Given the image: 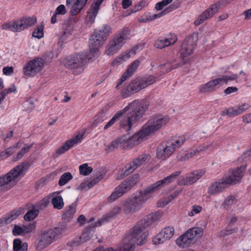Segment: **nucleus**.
<instances>
[{"label":"nucleus","instance_id":"412c9836","mask_svg":"<svg viewBox=\"0 0 251 251\" xmlns=\"http://www.w3.org/2000/svg\"><path fill=\"white\" fill-rule=\"evenodd\" d=\"M148 136L149 135L145 134V130L142 127V129L137 133L134 134L130 137L126 138L127 149H131L134 145L141 143L143 139Z\"/></svg>","mask_w":251,"mask_h":251},{"label":"nucleus","instance_id":"39448f33","mask_svg":"<svg viewBox=\"0 0 251 251\" xmlns=\"http://www.w3.org/2000/svg\"><path fill=\"white\" fill-rule=\"evenodd\" d=\"M95 53L89 51H84L69 56L65 61L64 65L73 70V74L78 75L84 71L85 65L94 56Z\"/></svg>","mask_w":251,"mask_h":251},{"label":"nucleus","instance_id":"c85d7f7f","mask_svg":"<svg viewBox=\"0 0 251 251\" xmlns=\"http://www.w3.org/2000/svg\"><path fill=\"white\" fill-rule=\"evenodd\" d=\"M121 211L122 209L120 207H114L108 213L103 215L100 219L98 220L99 225H101L105 223L108 222L114 217L120 214Z\"/></svg>","mask_w":251,"mask_h":251},{"label":"nucleus","instance_id":"6e6552de","mask_svg":"<svg viewBox=\"0 0 251 251\" xmlns=\"http://www.w3.org/2000/svg\"><path fill=\"white\" fill-rule=\"evenodd\" d=\"M111 33V27L108 25H103L99 30H95L89 41L91 52L95 54L98 53L99 48L103 44Z\"/></svg>","mask_w":251,"mask_h":251},{"label":"nucleus","instance_id":"79ce46f5","mask_svg":"<svg viewBox=\"0 0 251 251\" xmlns=\"http://www.w3.org/2000/svg\"><path fill=\"white\" fill-rule=\"evenodd\" d=\"M79 173L83 176H87L93 171L91 167H89L87 163L81 165L79 167Z\"/></svg>","mask_w":251,"mask_h":251},{"label":"nucleus","instance_id":"ea45409f","mask_svg":"<svg viewBox=\"0 0 251 251\" xmlns=\"http://www.w3.org/2000/svg\"><path fill=\"white\" fill-rule=\"evenodd\" d=\"M51 202L54 208L61 209L64 206L63 199L61 196H58L52 198Z\"/></svg>","mask_w":251,"mask_h":251},{"label":"nucleus","instance_id":"6ab92c4d","mask_svg":"<svg viewBox=\"0 0 251 251\" xmlns=\"http://www.w3.org/2000/svg\"><path fill=\"white\" fill-rule=\"evenodd\" d=\"M177 40V36L175 34H171L168 37H159L155 40L154 45L157 49H162L174 44Z\"/></svg>","mask_w":251,"mask_h":251},{"label":"nucleus","instance_id":"7ed1b4c3","mask_svg":"<svg viewBox=\"0 0 251 251\" xmlns=\"http://www.w3.org/2000/svg\"><path fill=\"white\" fill-rule=\"evenodd\" d=\"M149 104L145 100H135L121 111H123L120 126L126 131L130 130L132 126L142 117L147 110Z\"/></svg>","mask_w":251,"mask_h":251},{"label":"nucleus","instance_id":"052dcab7","mask_svg":"<svg viewBox=\"0 0 251 251\" xmlns=\"http://www.w3.org/2000/svg\"><path fill=\"white\" fill-rule=\"evenodd\" d=\"M187 154L186 151L181 150L177 155L176 158L178 161H183L188 159L189 158H185Z\"/></svg>","mask_w":251,"mask_h":251},{"label":"nucleus","instance_id":"c756f323","mask_svg":"<svg viewBox=\"0 0 251 251\" xmlns=\"http://www.w3.org/2000/svg\"><path fill=\"white\" fill-rule=\"evenodd\" d=\"M98 226L99 225L98 224V221L97 223H92L88 226L85 227L82 234L80 236L81 241H82L83 243H84L91 239L94 232L95 227Z\"/></svg>","mask_w":251,"mask_h":251},{"label":"nucleus","instance_id":"4c0bfd02","mask_svg":"<svg viewBox=\"0 0 251 251\" xmlns=\"http://www.w3.org/2000/svg\"><path fill=\"white\" fill-rule=\"evenodd\" d=\"M124 194V193L121 189L120 187L117 186L110 196L108 197V201L110 202L113 201L122 196Z\"/></svg>","mask_w":251,"mask_h":251},{"label":"nucleus","instance_id":"9b49d317","mask_svg":"<svg viewBox=\"0 0 251 251\" xmlns=\"http://www.w3.org/2000/svg\"><path fill=\"white\" fill-rule=\"evenodd\" d=\"M63 231V229L59 227L44 231L40 236V239L37 245L36 249L39 251L44 249L52 242L57 240Z\"/></svg>","mask_w":251,"mask_h":251},{"label":"nucleus","instance_id":"f704fd0d","mask_svg":"<svg viewBox=\"0 0 251 251\" xmlns=\"http://www.w3.org/2000/svg\"><path fill=\"white\" fill-rule=\"evenodd\" d=\"M28 244L26 242L22 243L21 239L19 238L15 239L13 241V251H27Z\"/></svg>","mask_w":251,"mask_h":251},{"label":"nucleus","instance_id":"1a4fd4ad","mask_svg":"<svg viewBox=\"0 0 251 251\" xmlns=\"http://www.w3.org/2000/svg\"><path fill=\"white\" fill-rule=\"evenodd\" d=\"M130 31L128 27H124L115 34L107 46L106 52L107 55L113 54L121 49L128 39Z\"/></svg>","mask_w":251,"mask_h":251},{"label":"nucleus","instance_id":"de8ad7c7","mask_svg":"<svg viewBox=\"0 0 251 251\" xmlns=\"http://www.w3.org/2000/svg\"><path fill=\"white\" fill-rule=\"evenodd\" d=\"M123 111H119V112H117L114 116L112 117V118L107 123V124L105 125L104 126V129H106L109 127L111 126L118 120L119 118L121 117L122 115Z\"/></svg>","mask_w":251,"mask_h":251},{"label":"nucleus","instance_id":"a211bd4d","mask_svg":"<svg viewBox=\"0 0 251 251\" xmlns=\"http://www.w3.org/2000/svg\"><path fill=\"white\" fill-rule=\"evenodd\" d=\"M223 85L220 77L211 80L204 84H202L199 87V90L201 93L213 92Z\"/></svg>","mask_w":251,"mask_h":251},{"label":"nucleus","instance_id":"b1692460","mask_svg":"<svg viewBox=\"0 0 251 251\" xmlns=\"http://www.w3.org/2000/svg\"><path fill=\"white\" fill-rule=\"evenodd\" d=\"M229 186L228 183L224 177L219 181L213 182L208 188V193L211 195L219 193Z\"/></svg>","mask_w":251,"mask_h":251},{"label":"nucleus","instance_id":"bb28decb","mask_svg":"<svg viewBox=\"0 0 251 251\" xmlns=\"http://www.w3.org/2000/svg\"><path fill=\"white\" fill-rule=\"evenodd\" d=\"M118 148H121L124 150L127 149L126 137L123 136L116 139L106 146L105 151L109 152Z\"/></svg>","mask_w":251,"mask_h":251},{"label":"nucleus","instance_id":"f257e3e1","mask_svg":"<svg viewBox=\"0 0 251 251\" xmlns=\"http://www.w3.org/2000/svg\"><path fill=\"white\" fill-rule=\"evenodd\" d=\"M181 173L179 171L174 172L163 179L147 187L144 191H140L137 195L127 199L124 205V212L126 214H129L138 211L153 193L159 188L172 183L180 175Z\"/></svg>","mask_w":251,"mask_h":251},{"label":"nucleus","instance_id":"f8f14e48","mask_svg":"<svg viewBox=\"0 0 251 251\" xmlns=\"http://www.w3.org/2000/svg\"><path fill=\"white\" fill-rule=\"evenodd\" d=\"M169 121V118L161 114H155L151 116L143 126L145 134L149 136L153 134L161 129Z\"/></svg>","mask_w":251,"mask_h":251},{"label":"nucleus","instance_id":"2f4dec72","mask_svg":"<svg viewBox=\"0 0 251 251\" xmlns=\"http://www.w3.org/2000/svg\"><path fill=\"white\" fill-rule=\"evenodd\" d=\"M185 137L184 136L172 137L167 141L168 144L171 148H173L174 151L177 149L180 148L183 145L185 141Z\"/></svg>","mask_w":251,"mask_h":251},{"label":"nucleus","instance_id":"c9c22d12","mask_svg":"<svg viewBox=\"0 0 251 251\" xmlns=\"http://www.w3.org/2000/svg\"><path fill=\"white\" fill-rule=\"evenodd\" d=\"M150 156L147 153L142 154L137 157L134 158L132 161L133 163L136 164L137 168L146 164L150 160Z\"/></svg>","mask_w":251,"mask_h":251},{"label":"nucleus","instance_id":"603ef678","mask_svg":"<svg viewBox=\"0 0 251 251\" xmlns=\"http://www.w3.org/2000/svg\"><path fill=\"white\" fill-rule=\"evenodd\" d=\"M104 176V174H100L98 176H97L96 177H94L92 180L88 182L87 184V187L88 188H91L94 185L96 184L99 181L103 178Z\"/></svg>","mask_w":251,"mask_h":251},{"label":"nucleus","instance_id":"680f3d73","mask_svg":"<svg viewBox=\"0 0 251 251\" xmlns=\"http://www.w3.org/2000/svg\"><path fill=\"white\" fill-rule=\"evenodd\" d=\"M235 199L233 196H229L227 197L224 201V204L225 206H229L234 203Z\"/></svg>","mask_w":251,"mask_h":251},{"label":"nucleus","instance_id":"bf43d9fd","mask_svg":"<svg viewBox=\"0 0 251 251\" xmlns=\"http://www.w3.org/2000/svg\"><path fill=\"white\" fill-rule=\"evenodd\" d=\"M55 12L58 15H64L66 14L67 10L63 4H60L56 8Z\"/></svg>","mask_w":251,"mask_h":251},{"label":"nucleus","instance_id":"20e7f679","mask_svg":"<svg viewBox=\"0 0 251 251\" xmlns=\"http://www.w3.org/2000/svg\"><path fill=\"white\" fill-rule=\"evenodd\" d=\"M194 37L187 36L182 44L181 49L180 50V57L174 59L171 62L161 64L160 68L166 66L168 68L167 72H170L173 69L179 68L187 63L189 60L185 58L190 55L194 51L196 44L194 41Z\"/></svg>","mask_w":251,"mask_h":251},{"label":"nucleus","instance_id":"0e129e2a","mask_svg":"<svg viewBox=\"0 0 251 251\" xmlns=\"http://www.w3.org/2000/svg\"><path fill=\"white\" fill-rule=\"evenodd\" d=\"M145 2L140 1L137 5H136L134 8L132 9L131 12L134 13L141 10L144 6Z\"/></svg>","mask_w":251,"mask_h":251},{"label":"nucleus","instance_id":"a878e982","mask_svg":"<svg viewBox=\"0 0 251 251\" xmlns=\"http://www.w3.org/2000/svg\"><path fill=\"white\" fill-rule=\"evenodd\" d=\"M139 177V175H133L128 177L118 186H119L123 193L125 194L126 192L129 191L134 185H135L138 181Z\"/></svg>","mask_w":251,"mask_h":251},{"label":"nucleus","instance_id":"f03ea898","mask_svg":"<svg viewBox=\"0 0 251 251\" xmlns=\"http://www.w3.org/2000/svg\"><path fill=\"white\" fill-rule=\"evenodd\" d=\"M159 218V213H151L139 221L131 231L126 234L123 239L124 251H133L135 244L142 245L148 236L147 232L144 231L145 228L158 221Z\"/></svg>","mask_w":251,"mask_h":251},{"label":"nucleus","instance_id":"cd10ccee","mask_svg":"<svg viewBox=\"0 0 251 251\" xmlns=\"http://www.w3.org/2000/svg\"><path fill=\"white\" fill-rule=\"evenodd\" d=\"M24 213V208H19L14 209L0 219L1 223L4 225L8 224Z\"/></svg>","mask_w":251,"mask_h":251},{"label":"nucleus","instance_id":"2eb2a0df","mask_svg":"<svg viewBox=\"0 0 251 251\" xmlns=\"http://www.w3.org/2000/svg\"><path fill=\"white\" fill-rule=\"evenodd\" d=\"M175 229L173 226H168L164 227L152 239L154 244H160L170 239L174 235Z\"/></svg>","mask_w":251,"mask_h":251},{"label":"nucleus","instance_id":"7c9ffc66","mask_svg":"<svg viewBox=\"0 0 251 251\" xmlns=\"http://www.w3.org/2000/svg\"><path fill=\"white\" fill-rule=\"evenodd\" d=\"M81 137L76 135L75 138L67 140L60 148L56 151L57 154H61L69 150L74 145L78 143L80 140Z\"/></svg>","mask_w":251,"mask_h":251},{"label":"nucleus","instance_id":"a18cd8bd","mask_svg":"<svg viewBox=\"0 0 251 251\" xmlns=\"http://www.w3.org/2000/svg\"><path fill=\"white\" fill-rule=\"evenodd\" d=\"M1 28L3 30H8L14 32H17L14 20L4 23L1 25Z\"/></svg>","mask_w":251,"mask_h":251},{"label":"nucleus","instance_id":"0eeeda50","mask_svg":"<svg viewBox=\"0 0 251 251\" xmlns=\"http://www.w3.org/2000/svg\"><path fill=\"white\" fill-rule=\"evenodd\" d=\"M154 82L155 78L152 75L144 77H137L131 81L127 87L122 89L121 95L124 98L130 97Z\"/></svg>","mask_w":251,"mask_h":251},{"label":"nucleus","instance_id":"dca6fc26","mask_svg":"<svg viewBox=\"0 0 251 251\" xmlns=\"http://www.w3.org/2000/svg\"><path fill=\"white\" fill-rule=\"evenodd\" d=\"M250 107L251 105L249 103H243L237 106L231 107L224 110L221 112V115L222 116H228L229 117H233L243 113Z\"/></svg>","mask_w":251,"mask_h":251},{"label":"nucleus","instance_id":"a19ab883","mask_svg":"<svg viewBox=\"0 0 251 251\" xmlns=\"http://www.w3.org/2000/svg\"><path fill=\"white\" fill-rule=\"evenodd\" d=\"M33 209L28 211L24 216V219L26 221H30L34 220L38 215L39 210L34 209V206L33 205Z\"/></svg>","mask_w":251,"mask_h":251},{"label":"nucleus","instance_id":"72a5a7b5","mask_svg":"<svg viewBox=\"0 0 251 251\" xmlns=\"http://www.w3.org/2000/svg\"><path fill=\"white\" fill-rule=\"evenodd\" d=\"M88 0H76L72 6L70 13L72 16H76L83 8Z\"/></svg>","mask_w":251,"mask_h":251},{"label":"nucleus","instance_id":"4d7b16f0","mask_svg":"<svg viewBox=\"0 0 251 251\" xmlns=\"http://www.w3.org/2000/svg\"><path fill=\"white\" fill-rule=\"evenodd\" d=\"M83 243L80 236H77L73 239L71 241L68 243V245L70 247L76 246L80 244Z\"/></svg>","mask_w":251,"mask_h":251},{"label":"nucleus","instance_id":"6e6d98bb","mask_svg":"<svg viewBox=\"0 0 251 251\" xmlns=\"http://www.w3.org/2000/svg\"><path fill=\"white\" fill-rule=\"evenodd\" d=\"M23 229L25 234L32 231L35 228V225L34 223H29L27 225H23Z\"/></svg>","mask_w":251,"mask_h":251},{"label":"nucleus","instance_id":"37998d69","mask_svg":"<svg viewBox=\"0 0 251 251\" xmlns=\"http://www.w3.org/2000/svg\"><path fill=\"white\" fill-rule=\"evenodd\" d=\"M44 25H38L33 31L32 36L38 39L42 38L44 36Z\"/></svg>","mask_w":251,"mask_h":251},{"label":"nucleus","instance_id":"3c124183","mask_svg":"<svg viewBox=\"0 0 251 251\" xmlns=\"http://www.w3.org/2000/svg\"><path fill=\"white\" fill-rule=\"evenodd\" d=\"M76 204L75 203H72L67 209L64 213L65 216L66 217L71 218L76 211Z\"/></svg>","mask_w":251,"mask_h":251},{"label":"nucleus","instance_id":"338daca9","mask_svg":"<svg viewBox=\"0 0 251 251\" xmlns=\"http://www.w3.org/2000/svg\"><path fill=\"white\" fill-rule=\"evenodd\" d=\"M3 73L5 75H10L14 72V69L12 67H5L2 69Z\"/></svg>","mask_w":251,"mask_h":251},{"label":"nucleus","instance_id":"9d476101","mask_svg":"<svg viewBox=\"0 0 251 251\" xmlns=\"http://www.w3.org/2000/svg\"><path fill=\"white\" fill-rule=\"evenodd\" d=\"M203 233L201 227H192L176 240V244L182 248L188 247L195 244L202 236Z\"/></svg>","mask_w":251,"mask_h":251},{"label":"nucleus","instance_id":"ddd939ff","mask_svg":"<svg viewBox=\"0 0 251 251\" xmlns=\"http://www.w3.org/2000/svg\"><path fill=\"white\" fill-rule=\"evenodd\" d=\"M44 64V60L42 58L36 57L26 64L23 68V73L27 76H34L42 70Z\"/></svg>","mask_w":251,"mask_h":251},{"label":"nucleus","instance_id":"13d9d810","mask_svg":"<svg viewBox=\"0 0 251 251\" xmlns=\"http://www.w3.org/2000/svg\"><path fill=\"white\" fill-rule=\"evenodd\" d=\"M236 230H237L236 228L230 229V228H226L225 230H223L220 231L218 235L220 237H224L225 236L231 234L232 233L235 232Z\"/></svg>","mask_w":251,"mask_h":251},{"label":"nucleus","instance_id":"aec40b11","mask_svg":"<svg viewBox=\"0 0 251 251\" xmlns=\"http://www.w3.org/2000/svg\"><path fill=\"white\" fill-rule=\"evenodd\" d=\"M140 65V62L138 60H134L130 65L128 67L126 72L122 75L121 77L119 79L118 82L116 86L117 89H120L123 83L126 81L129 76H130L135 70L137 69Z\"/></svg>","mask_w":251,"mask_h":251},{"label":"nucleus","instance_id":"e2e57ef3","mask_svg":"<svg viewBox=\"0 0 251 251\" xmlns=\"http://www.w3.org/2000/svg\"><path fill=\"white\" fill-rule=\"evenodd\" d=\"M103 0H94L91 7L99 11L100 10V7Z\"/></svg>","mask_w":251,"mask_h":251},{"label":"nucleus","instance_id":"423d86ee","mask_svg":"<svg viewBox=\"0 0 251 251\" xmlns=\"http://www.w3.org/2000/svg\"><path fill=\"white\" fill-rule=\"evenodd\" d=\"M30 167L28 162H22L0 177V187L5 186L7 189L13 187L24 176Z\"/></svg>","mask_w":251,"mask_h":251},{"label":"nucleus","instance_id":"09e8293b","mask_svg":"<svg viewBox=\"0 0 251 251\" xmlns=\"http://www.w3.org/2000/svg\"><path fill=\"white\" fill-rule=\"evenodd\" d=\"M160 65H160L158 66V68L161 70L160 73L157 74L156 76L152 75L153 77L155 78V82L157 81H159L160 79H161L163 77V76L165 75L166 73H168L167 72V70H168L167 67L164 66V67H163L162 68H160Z\"/></svg>","mask_w":251,"mask_h":251},{"label":"nucleus","instance_id":"4be33fe9","mask_svg":"<svg viewBox=\"0 0 251 251\" xmlns=\"http://www.w3.org/2000/svg\"><path fill=\"white\" fill-rule=\"evenodd\" d=\"M205 172V169L194 171L183 178L182 179L181 183L184 185H191L198 181Z\"/></svg>","mask_w":251,"mask_h":251},{"label":"nucleus","instance_id":"f3484780","mask_svg":"<svg viewBox=\"0 0 251 251\" xmlns=\"http://www.w3.org/2000/svg\"><path fill=\"white\" fill-rule=\"evenodd\" d=\"M14 21L16 31L19 32L34 25L36 23L37 19L35 17H25Z\"/></svg>","mask_w":251,"mask_h":251},{"label":"nucleus","instance_id":"c03bdc74","mask_svg":"<svg viewBox=\"0 0 251 251\" xmlns=\"http://www.w3.org/2000/svg\"><path fill=\"white\" fill-rule=\"evenodd\" d=\"M99 11L92 7L90 8V11L88 12L87 19L88 23L93 24L95 22V19L98 15Z\"/></svg>","mask_w":251,"mask_h":251},{"label":"nucleus","instance_id":"e433bc0d","mask_svg":"<svg viewBox=\"0 0 251 251\" xmlns=\"http://www.w3.org/2000/svg\"><path fill=\"white\" fill-rule=\"evenodd\" d=\"M34 143H32L30 145H25V147L23 148L21 150L17 153V154L13 157V160L16 161L21 159L24 155L27 153L30 148L33 146Z\"/></svg>","mask_w":251,"mask_h":251},{"label":"nucleus","instance_id":"58836bf2","mask_svg":"<svg viewBox=\"0 0 251 251\" xmlns=\"http://www.w3.org/2000/svg\"><path fill=\"white\" fill-rule=\"evenodd\" d=\"M73 176L70 172H66L63 174L58 181L59 186H64L73 178Z\"/></svg>","mask_w":251,"mask_h":251},{"label":"nucleus","instance_id":"49530a36","mask_svg":"<svg viewBox=\"0 0 251 251\" xmlns=\"http://www.w3.org/2000/svg\"><path fill=\"white\" fill-rule=\"evenodd\" d=\"M181 192V190H176L174 193L170 194L165 200L163 201V205L164 207L167 205L169 202L175 199Z\"/></svg>","mask_w":251,"mask_h":251},{"label":"nucleus","instance_id":"5fc2aeb1","mask_svg":"<svg viewBox=\"0 0 251 251\" xmlns=\"http://www.w3.org/2000/svg\"><path fill=\"white\" fill-rule=\"evenodd\" d=\"M12 234L14 236L25 234L23 226H21L17 225H14V228L12 229Z\"/></svg>","mask_w":251,"mask_h":251},{"label":"nucleus","instance_id":"69168bd1","mask_svg":"<svg viewBox=\"0 0 251 251\" xmlns=\"http://www.w3.org/2000/svg\"><path fill=\"white\" fill-rule=\"evenodd\" d=\"M238 90V88L236 87H228L225 90L224 93L226 95H229L232 93L237 92Z\"/></svg>","mask_w":251,"mask_h":251},{"label":"nucleus","instance_id":"4468645a","mask_svg":"<svg viewBox=\"0 0 251 251\" xmlns=\"http://www.w3.org/2000/svg\"><path fill=\"white\" fill-rule=\"evenodd\" d=\"M220 2H217L212 4L209 8L206 9L198 18L195 20L194 24L199 25L203 23L205 20L211 18L215 15L220 7Z\"/></svg>","mask_w":251,"mask_h":251},{"label":"nucleus","instance_id":"774afa93","mask_svg":"<svg viewBox=\"0 0 251 251\" xmlns=\"http://www.w3.org/2000/svg\"><path fill=\"white\" fill-rule=\"evenodd\" d=\"M129 55L128 54L123 55L119 56L118 58L116 59L115 60H114L112 62L113 65H116L118 62H120L124 60H125L126 58H128Z\"/></svg>","mask_w":251,"mask_h":251},{"label":"nucleus","instance_id":"5701e85b","mask_svg":"<svg viewBox=\"0 0 251 251\" xmlns=\"http://www.w3.org/2000/svg\"><path fill=\"white\" fill-rule=\"evenodd\" d=\"M173 148L168 144L167 141L164 144H160L157 150V157L162 160H166L174 152Z\"/></svg>","mask_w":251,"mask_h":251},{"label":"nucleus","instance_id":"864d4df0","mask_svg":"<svg viewBox=\"0 0 251 251\" xmlns=\"http://www.w3.org/2000/svg\"><path fill=\"white\" fill-rule=\"evenodd\" d=\"M180 4L181 3L179 0H176L173 2V3L171 5L166 8L165 9V10L167 13H168L178 8L180 6Z\"/></svg>","mask_w":251,"mask_h":251},{"label":"nucleus","instance_id":"8fccbe9b","mask_svg":"<svg viewBox=\"0 0 251 251\" xmlns=\"http://www.w3.org/2000/svg\"><path fill=\"white\" fill-rule=\"evenodd\" d=\"M238 75L237 74H232L230 75H223L220 77L222 83L227 84L229 81L235 80L238 78Z\"/></svg>","mask_w":251,"mask_h":251},{"label":"nucleus","instance_id":"473e14b6","mask_svg":"<svg viewBox=\"0 0 251 251\" xmlns=\"http://www.w3.org/2000/svg\"><path fill=\"white\" fill-rule=\"evenodd\" d=\"M136 164L133 163V161L127 164L122 170V172L118 175V179H123L133 172L137 169Z\"/></svg>","mask_w":251,"mask_h":251},{"label":"nucleus","instance_id":"393cba45","mask_svg":"<svg viewBox=\"0 0 251 251\" xmlns=\"http://www.w3.org/2000/svg\"><path fill=\"white\" fill-rule=\"evenodd\" d=\"M245 168L246 166H245L237 167L234 171H232L230 175L228 177H225L229 185L233 183H236L241 179Z\"/></svg>","mask_w":251,"mask_h":251}]
</instances>
